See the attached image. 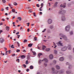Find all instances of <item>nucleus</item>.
I'll return each instance as SVG.
<instances>
[{
  "label": "nucleus",
  "instance_id": "nucleus-1",
  "mask_svg": "<svg viewBox=\"0 0 74 74\" xmlns=\"http://www.w3.org/2000/svg\"><path fill=\"white\" fill-rule=\"evenodd\" d=\"M70 25H68L67 26H66L65 28V30L66 32H67L70 31Z\"/></svg>",
  "mask_w": 74,
  "mask_h": 74
},
{
  "label": "nucleus",
  "instance_id": "nucleus-2",
  "mask_svg": "<svg viewBox=\"0 0 74 74\" xmlns=\"http://www.w3.org/2000/svg\"><path fill=\"white\" fill-rule=\"evenodd\" d=\"M61 21L62 22H64L66 21V17H65V15H62L61 17Z\"/></svg>",
  "mask_w": 74,
  "mask_h": 74
},
{
  "label": "nucleus",
  "instance_id": "nucleus-3",
  "mask_svg": "<svg viewBox=\"0 0 74 74\" xmlns=\"http://www.w3.org/2000/svg\"><path fill=\"white\" fill-rule=\"evenodd\" d=\"M67 47L65 46L62 47L61 48V51H66V50H67Z\"/></svg>",
  "mask_w": 74,
  "mask_h": 74
},
{
  "label": "nucleus",
  "instance_id": "nucleus-4",
  "mask_svg": "<svg viewBox=\"0 0 74 74\" xmlns=\"http://www.w3.org/2000/svg\"><path fill=\"white\" fill-rule=\"evenodd\" d=\"M56 44L58 46H60V45L61 46L62 45V43L61 41H59L58 43H57Z\"/></svg>",
  "mask_w": 74,
  "mask_h": 74
},
{
  "label": "nucleus",
  "instance_id": "nucleus-5",
  "mask_svg": "<svg viewBox=\"0 0 74 74\" xmlns=\"http://www.w3.org/2000/svg\"><path fill=\"white\" fill-rule=\"evenodd\" d=\"M47 22L48 24H51V23H52V20L51 19H49L48 20Z\"/></svg>",
  "mask_w": 74,
  "mask_h": 74
},
{
  "label": "nucleus",
  "instance_id": "nucleus-6",
  "mask_svg": "<svg viewBox=\"0 0 74 74\" xmlns=\"http://www.w3.org/2000/svg\"><path fill=\"white\" fill-rule=\"evenodd\" d=\"M62 38H63V39H64L65 40H66V41H67V40H68L67 36L64 35V36H62Z\"/></svg>",
  "mask_w": 74,
  "mask_h": 74
},
{
  "label": "nucleus",
  "instance_id": "nucleus-7",
  "mask_svg": "<svg viewBox=\"0 0 74 74\" xmlns=\"http://www.w3.org/2000/svg\"><path fill=\"white\" fill-rule=\"evenodd\" d=\"M64 10H61L59 11L58 14H62L64 13Z\"/></svg>",
  "mask_w": 74,
  "mask_h": 74
},
{
  "label": "nucleus",
  "instance_id": "nucleus-8",
  "mask_svg": "<svg viewBox=\"0 0 74 74\" xmlns=\"http://www.w3.org/2000/svg\"><path fill=\"white\" fill-rule=\"evenodd\" d=\"M49 58L51 60H52L53 58V55L51 54L49 55Z\"/></svg>",
  "mask_w": 74,
  "mask_h": 74
},
{
  "label": "nucleus",
  "instance_id": "nucleus-9",
  "mask_svg": "<svg viewBox=\"0 0 74 74\" xmlns=\"http://www.w3.org/2000/svg\"><path fill=\"white\" fill-rule=\"evenodd\" d=\"M59 72V71H55L52 72L51 73H52V74H58Z\"/></svg>",
  "mask_w": 74,
  "mask_h": 74
},
{
  "label": "nucleus",
  "instance_id": "nucleus-10",
  "mask_svg": "<svg viewBox=\"0 0 74 74\" xmlns=\"http://www.w3.org/2000/svg\"><path fill=\"white\" fill-rule=\"evenodd\" d=\"M55 68L57 69V70H59V69H60V66L58 65H56L55 66Z\"/></svg>",
  "mask_w": 74,
  "mask_h": 74
},
{
  "label": "nucleus",
  "instance_id": "nucleus-11",
  "mask_svg": "<svg viewBox=\"0 0 74 74\" xmlns=\"http://www.w3.org/2000/svg\"><path fill=\"white\" fill-rule=\"evenodd\" d=\"M4 41V39L3 38H0V43H3V42Z\"/></svg>",
  "mask_w": 74,
  "mask_h": 74
},
{
  "label": "nucleus",
  "instance_id": "nucleus-12",
  "mask_svg": "<svg viewBox=\"0 0 74 74\" xmlns=\"http://www.w3.org/2000/svg\"><path fill=\"white\" fill-rule=\"evenodd\" d=\"M66 4L64 3L63 5L62 4L60 5V7H63V8H65L66 6Z\"/></svg>",
  "mask_w": 74,
  "mask_h": 74
},
{
  "label": "nucleus",
  "instance_id": "nucleus-13",
  "mask_svg": "<svg viewBox=\"0 0 74 74\" xmlns=\"http://www.w3.org/2000/svg\"><path fill=\"white\" fill-rule=\"evenodd\" d=\"M68 48L69 50H71V45H68Z\"/></svg>",
  "mask_w": 74,
  "mask_h": 74
},
{
  "label": "nucleus",
  "instance_id": "nucleus-14",
  "mask_svg": "<svg viewBox=\"0 0 74 74\" xmlns=\"http://www.w3.org/2000/svg\"><path fill=\"white\" fill-rule=\"evenodd\" d=\"M64 60V58L63 57H61L59 59V60L60 61H63Z\"/></svg>",
  "mask_w": 74,
  "mask_h": 74
},
{
  "label": "nucleus",
  "instance_id": "nucleus-15",
  "mask_svg": "<svg viewBox=\"0 0 74 74\" xmlns=\"http://www.w3.org/2000/svg\"><path fill=\"white\" fill-rule=\"evenodd\" d=\"M54 54L56 55L58 53V50H57L55 49L54 51Z\"/></svg>",
  "mask_w": 74,
  "mask_h": 74
},
{
  "label": "nucleus",
  "instance_id": "nucleus-16",
  "mask_svg": "<svg viewBox=\"0 0 74 74\" xmlns=\"http://www.w3.org/2000/svg\"><path fill=\"white\" fill-rule=\"evenodd\" d=\"M59 72L60 74H63V73H64V71H61Z\"/></svg>",
  "mask_w": 74,
  "mask_h": 74
},
{
  "label": "nucleus",
  "instance_id": "nucleus-17",
  "mask_svg": "<svg viewBox=\"0 0 74 74\" xmlns=\"http://www.w3.org/2000/svg\"><path fill=\"white\" fill-rule=\"evenodd\" d=\"M42 61H44L45 62H48V60L46 58H44L42 60Z\"/></svg>",
  "mask_w": 74,
  "mask_h": 74
},
{
  "label": "nucleus",
  "instance_id": "nucleus-18",
  "mask_svg": "<svg viewBox=\"0 0 74 74\" xmlns=\"http://www.w3.org/2000/svg\"><path fill=\"white\" fill-rule=\"evenodd\" d=\"M49 28L51 29H53L54 28V27L53 25H51L49 26Z\"/></svg>",
  "mask_w": 74,
  "mask_h": 74
},
{
  "label": "nucleus",
  "instance_id": "nucleus-19",
  "mask_svg": "<svg viewBox=\"0 0 74 74\" xmlns=\"http://www.w3.org/2000/svg\"><path fill=\"white\" fill-rule=\"evenodd\" d=\"M64 35V34L62 33H60L59 34V36L61 37H62Z\"/></svg>",
  "mask_w": 74,
  "mask_h": 74
},
{
  "label": "nucleus",
  "instance_id": "nucleus-20",
  "mask_svg": "<svg viewBox=\"0 0 74 74\" xmlns=\"http://www.w3.org/2000/svg\"><path fill=\"white\" fill-rule=\"evenodd\" d=\"M41 62H43V61H42V60H41L40 59H39L38 60V62L39 64H40V63H41Z\"/></svg>",
  "mask_w": 74,
  "mask_h": 74
},
{
  "label": "nucleus",
  "instance_id": "nucleus-21",
  "mask_svg": "<svg viewBox=\"0 0 74 74\" xmlns=\"http://www.w3.org/2000/svg\"><path fill=\"white\" fill-rule=\"evenodd\" d=\"M9 27L8 26H6V29L7 30H8H8H9L10 29H9Z\"/></svg>",
  "mask_w": 74,
  "mask_h": 74
},
{
  "label": "nucleus",
  "instance_id": "nucleus-22",
  "mask_svg": "<svg viewBox=\"0 0 74 74\" xmlns=\"http://www.w3.org/2000/svg\"><path fill=\"white\" fill-rule=\"evenodd\" d=\"M21 57L22 59H25V57H26V56H25L22 55L21 56Z\"/></svg>",
  "mask_w": 74,
  "mask_h": 74
},
{
  "label": "nucleus",
  "instance_id": "nucleus-23",
  "mask_svg": "<svg viewBox=\"0 0 74 74\" xmlns=\"http://www.w3.org/2000/svg\"><path fill=\"white\" fill-rule=\"evenodd\" d=\"M71 71H66V73L67 74H70L71 73Z\"/></svg>",
  "mask_w": 74,
  "mask_h": 74
},
{
  "label": "nucleus",
  "instance_id": "nucleus-24",
  "mask_svg": "<svg viewBox=\"0 0 74 74\" xmlns=\"http://www.w3.org/2000/svg\"><path fill=\"white\" fill-rule=\"evenodd\" d=\"M32 45H33V44H28V46L29 47H31L32 46Z\"/></svg>",
  "mask_w": 74,
  "mask_h": 74
},
{
  "label": "nucleus",
  "instance_id": "nucleus-25",
  "mask_svg": "<svg viewBox=\"0 0 74 74\" xmlns=\"http://www.w3.org/2000/svg\"><path fill=\"white\" fill-rule=\"evenodd\" d=\"M70 35H73V31H71L70 32Z\"/></svg>",
  "mask_w": 74,
  "mask_h": 74
},
{
  "label": "nucleus",
  "instance_id": "nucleus-26",
  "mask_svg": "<svg viewBox=\"0 0 74 74\" xmlns=\"http://www.w3.org/2000/svg\"><path fill=\"white\" fill-rule=\"evenodd\" d=\"M29 68L30 69H31L32 70V69H33V66H32L31 65V66H30Z\"/></svg>",
  "mask_w": 74,
  "mask_h": 74
},
{
  "label": "nucleus",
  "instance_id": "nucleus-27",
  "mask_svg": "<svg viewBox=\"0 0 74 74\" xmlns=\"http://www.w3.org/2000/svg\"><path fill=\"white\" fill-rule=\"evenodd\" d=\"M46 48V47H45V46L43 45L42 47V49L43 50H44L45 49V48Z\"/></svg>",
  "mask_w": 74,
  "mask_h": 74
},
{
  "label": "nucleus",
  "instance_id": "nucleus-28",
  "mask_svg": "<svg viewBox=\"0 0 74 74\" xmlns=\"http://www.w3.org/2000/svg\"><path fill=\"white\" fill-rule=\"evenodd\" d=\"M46 51H47V52L48 51H50V48H47L46 49Z\"/></svg>",
  "mask_w": 74,
  "mask_h": 74
},
{
  "label": "nucleus",
  "instance_id": "nucleus-29",
  "mask_svg": "<svg viewBox=\"0 0 74 74\" xmlns=\"http://www.w3.org/2000/svg\"><path fill=\"white\" fill-rule=\"evenodd\" d=\"M53 64H56V61L55 60H54L53 61Z\"/></svg>",
  "mask_w": 74,
  "mask_h": 74
},
{
  "label": "nucleus",
  "instance_id": "nucleus-30",
  "mask_svg": "<svg viewBox=\"0 0 74 74\" xmlns=\"http://www.w3.org/2000/svg\"><path fill=\"white\" fill-rule=\"evenodd\" d=\"M44 66H45V67H47V64L46 63H44Z\"/></svg>",
  "mask_w": 74,
  "mask_h": 74
},
{
  "label": "nucleus",
  "instance_id": "nucleus-31",
  "mask_svg": "<svg viewBox=\"0 0 74 74\" xmlns=\"http://www.w3.org/2000/svg\"><path fill=\"white\" fill-rule=\"evenodd\" d=\"M51 70H52V71H54L55 70V68L53 67L51 68Z\"/></svg>",
  "mask_w": 74,
  "mask_h": 74
},
{
  "label": "nucleus",
  "instance_id": "nucleus-32",
  "mask_svg": "<svg viewBox=\"0 0 74 74\" xmlns=\"http://www.w3.org/2000/svg\"><path fill=\"white\" fill-rule=\"evenodd\" d=\"M41 55H42V53H39L38 54V56L39 57V58H40V56H41Z\"/></svg>",
  "mask_w": 74,
  "mask_h": 74
},
{
  "label": "nucleus",
  "instance_id": "nucleus-33",
  "mask_svg": "<svg viewBox=\"0 0 74 74\" xmlns=\"http://www.w3.org/2000/svg\"><path fill=\"white\" fill-rule=\"evenodd\" d=\"M12 12H15V9H12Z\"/></svg>",
  "mask_w": 74,
  "mask_h": 74
},
{
  "label": "nucleus",
  "instance_id": "nucleus-34",
  "mask_svg": "<svg viewBox=\"0 0 74 74\" xmlns=\"http://www.w3.org/2000/svg\"><path fill=\"white\" fill-rule=\"evenodd\" d=\"M38 45L37 46V48H38V49H39V50H41V49H40V47H39V46H38Z\"/></svg>",
  "mask_w": 74,
  "mask_h": 74
},
{
  "label": "nucleus",
  "instance_id": "nucleus-35",
  "mask_svg": "<svg viewBox=\"0 0 74 74\" xmlns=\"http://www.w3.org/2000/svg\"><path fill=\"white\" fill-rule=\"evenodd\" d=\"M18 19H19V20L20 21H21V17H19L18 18Z\"/></svg>",
  "mask_w": 74,
  "mask_h": 74
},
{
  "label": "nucleus",
  "instance_id": "nucleus-36",
  "mask_svg": "<svg viewBox=\"0 0 74 74\" xmlns=\"http://www.w3.org/2000/svg\"><path fill=\"white\" fill-rule=\"evenodd\" d=\"M23 42H27V40L25 39L24 40Z\"/></svg>",
  "mask_w": 74,
  "mask_h": 74
},
{
  "label": "nucleus",
  "instance_id": "nucleus-37",
  "mask_svg": "<svg viewBox=\"0 0 74 74\" xmlns=\"http://www.w3.org/2000/svg\"><path fill=\"white\" fill-rule=\"evenodd\" d=\"M71 65H69V69H71Z\"/></svg>",
  "mask_w": 74,
  "mask_h": 74
},
{
  "label": "nucleus",
  "instance_id": "nucleus-38",
  "mask_svg": "<svg viewBox=\"0 0 74 74\" xmlns=\"http://www.w3.org/2000/svg\"><path fill=\"white\" fill-rule=\"evenodd\" d=\"M58 4V2H56L55 4V5L56 7V5H57Z\"/></svg>",
  "mask_w": 74,
  "mask_h": 74
},
{
  "label": "nucleus",
  "instance_id": "nucleus-39",
  "mask_svg": "<svg viewBox=\"0 0 74 74\" xmlns=\"http://www.w3.org/2000/svg\"><path fill=\"white\" fill-rule=\"evenodd\" d=\"M66 65H70V63L68 62H66Z\"/></svg>",
  "mask_w": 74,
  "mask_h": 74
},
{
  "label": "nucleus",
  "instance_id": "nucleus-40",
  "mask_svg": "<svg viewBox=\"0 0 74 74\" xmlns=\"http://www.w3.org/2000/svg\"><path fill=\"white\" fill-rule=\"evenodd\" d=\"M20 52V50H19L18 49H17L16 50V52Z\"/></svg>",
  "mask_w": 74,
  "mask_h": 74
},
{
  "label": "nucleus",
  "instance_id": "nucleus-41",
  "mask_svg": "<svg viewBox=\"0 0 74 74\" xmlns=\"http://www.w3.org/2000/svg\"><path fill=\"white\" fill-rule=\"evenodd\" d=\"M2 1L3 3H5L6 2L5 0H2Z\"/></svg>",
  "mask_w": 74,
  "mask_h": 74
},
{
  "label": "nucleus",
  "instance_id": "nucleus-42",
  "mask_svg": "<svg viewBox=\"0 0 74 74\" xmlns=\"http://www.w3.org/2000/svg\"><path fill=\"white\" fill-rule=\"evenodd\" d=\"M17 44L18 45V47H20V45L19 43V42H17Z\"/></svg>",
  "mask_w": 74,
  "mask_h": 74
},
{
  "label": "nucleus",
  "instance_id": "nucleus-43",
  "mask_svg": "<svg viewBox=\"0 0 74 74\" xmlns=\"http://www.w3.org/2000/svg\"><path fill=\"white\" fill-rule=\"evenodd\" d=\"M16 61H17V62H18V63L19 62V59H17Z\"/></svg>",
  "mask_w": 74,
  "mask_h": 74
},
{
  "label": "nucleus",
  "instance_id": "nucleus-44",
  "mask_svg": "<svg viewBox=\"0 0 74 74\" xmlns=\"http://www.w3.org/2000/svg\"><path fill=\"white\" fill-rule=\"evenodd\" d=\"M14 4L15 5H17V3L16 2H14Z\"/></svg>",
  "mask_w": 74,
  "mask_h": 74
},
{
  "label": "nucleus",
  "instance_id": "nucleus-45",
  "mask_svg": "<svg viewBox=\"0 0 74 74\" xmlns=\"http://www.w3.org/2000/svg\"><path fill=\"white\" fill-rule=\"evenodd\" d=\"M32 52L34 53V55H36V52L35 51H33Z\"/></svg>",
  "mask_w": 74,
  "mask_h": 74
},
{
  "label": "nucleus",
  "instance_id": "nucleus-46",
  "mask_svg": "<svg viewBox=\"0 0 74 74\" xmlns=\"http://www.w3.org/2000/svg\"><path fill=\"white\" fill-rule=\"evenodd\" d=\"M45 30H46V29H45L43 30L42 31V32H45Z\"/></svg>",
  "mask_w": 74,
  "mask_h": 74
},
{
  "label": "nucleus",
  "instance_id": "nucleus-47",
  "mask_svg": "<svg viewBox=\"0 0 74 74\" xmlns=\"http://www.w3.org/2000/svg\"><path fill=\"white\" fill-rule=\"evenodd\" d=\"M28 60H27L26 61V64H28Z\"/></svg>",
  "mask_w": 74,
  "mask_h": 74
},
{
  "label": "nucleus",
  "instance_id": "nucleus-48",
  "mask_svg": "<svg viewBox=\"0 0 74 74\" xmlns=\"http://www.w3.org/2000/svg\"><path fill=\"white\" fill-rule=\"evenodd\" d=\"M8 51H6V53H5V55H7V53H8Z\"/></svg>",
  "mask_w": 74,
  "mask_h": 74
},
{
  "label": "nucleus",
  "instance_id": "nucleus-49",
  "mask_svg": "<svg viewBox=\"0 0 74 74\" xmlns=\"http://www.w3.org/2000/svg\"><path fill=\"white\" fill-rule=\"evenodd\" d=\"M11 48H14V45H12L11 46Z\"/></svg>",
  "mask_w": 74,
  "mask_h": 74
},
{
  "label": "nucleus",
  "instance_id": "nucleus-50",
  "mask_svg": "<svg viewBox=\"0 0 74 74\" xmlns=\"http://www.w3.org/2000/svg\"><path fill=\"white\" fill-rule=\"evenodd\" d=\"M48 5L49 6H51V3H49L48 4Z\"/></svg>",
  "mask_w": 74,
  "mask_h": 74
},
{
  "label": "nucleus",
  "instance_id": "nucleus-51",
  "mask_svg": "<svg viewBox=\"0 0 74 74\" xmlns=\"http://www.w3.org/2000/svg\"><path fill=\"white\" fill-rule=\"evenodd\" d=\"M30 8H29V7H27L26 8V10H29V9Z\"/></svg>",
  "mask_w": 74,
  "mask_h": 74
},
{
  "label": "nucleus",
  "instance_id": "nucleus-52",
  "mask_svg": "<svg viewBox=\"0 0 74 74\" xmlns=\"http://www.w3.org/2000/svg\"><path fill=\"white\" fill-rule=\"evenodd\" d=\"M33 14H34V16H36V13H35V12L33 13Z\"/></svg>",
  "mask_w": 74,
  "mask_h": 74
},
{
  "label": "nucleus",
  "instance_id": "nucleus-53",
  "mask_svg": "<svg viewBox=\"0 0 74 74\" xmlns=\"http://www.w3.org/2000/svg\"><path fill=\"white\" fill-rule=\"evenodd\" d=\"M43 3H42L41 4V7H43Z\"/></svg>",
  "mask_w": 74,
  "mask_h": 74
},
{
  "label": "nucleus",
  "instance_id": "nucleus-54",
  "mask_svg": "<svg viewBox=\"0 0 74 74\" xmlns=\"http://www.w3.org/2000/svg\"><path fill=\"white\" fill-rule=\"evenodd\" d=\"M69 7H70V5H71V4L70 3H68V4Z\"/></svg>",
  "mask_w": 74,
  "mask_h": 74
},
{
  "label": "nucleus",
  "instance_id": "nucleus-55",
  "mask_svg": "<svg viewBox=\"0 0 74 74\" xmlns=\"http://www.w3.org/2000/svg\"><path fill=\"white\" fill-rule=\"evenodd\" d=\"M34 40L35 41H36V40H37V38L35 37L34 38Z\"/></svg>",
  "mask_w": 74,
  "mask_h": 74
},
{
  "label": "nucleus",
  "instance_id": "nucleus-56",
  "mask_svg": "<svg viewBox=\"0 0 74 74\" xmlns=\"http://www.w3.org/2000/svg\"><path fill=\"white\" fill-rule=\"evenodd\" d=\"M40 15H42V12H40Z\"/></svg>",
  "mask_w": 74,
  "mask_h": 74
},
{
  "label": "nucleus",
  "instance_id": "nucleus-57",
  "mask_svg": "<svg viewBox=\"0 0 74 74\" xmlns=\"http://www.w3.org/2000/svg\"><path fill=\"white\" fill-rule=\"evenodd\" d=\"M23 67H26V65H25V64H23Z\"/></svg>",
  "mask_w": 74,
  "mask_h": 74
},
{
  "label": "nucleus",
  "instance_id": "nucleus-58",
  "mask_svg": "<svg viewBox=\"0 0 74 74\" xmlns=\"http://www.w3.org/2000/svg\"><path fill=\"white\" fill-rule=\"evenodd\" d=\"M9 6H10V8H11L12 9V7L11 6V5H10V4H9Z\"/></svg>",
  "mask_w": 74,
  "mask_h": 74
},
{
  "label": "nucleus",
  "instance_id": "nucleus-59",
  "mask_svg": "<svg viewBox=\"0 0 74 74\" xmlns=\"http://www.w3.org/2000/svg\"><path fill=\"white\" fill-rule=\"evenodd\" d=\"M1 11H4V9L3 8H2Z\"/></svg>",
  "mask_w": 74,
  "mask_h": 74
},
{
  "label": "nucleus",
  "instance_id": "nucleus-60",
  "mask_svg": "<svg viewBox=\"0 0 74 74\" xmlns=\"http://www.w3.org/2000/svg\"><path fill=\"white\" fill-rule=\"evenodd\" d=\"M27 71V72H28V71H29V69H27V70H26Z\"/></svg>",
  "mask_w": 74,
  "mask_h": 74
},
{
  "label": "nucleus",
  "instance_id": "nucleus-61",
  "mask_svg": "<svg viewBox=\"0 0 74 74\" xmlns=\"http://www.w3.org/2000/svg\"><path fill=\"white\" fill-rule=\"evenodd\" d=\"M12 56H15V54H14L12 55Z\"/></svg>",
  "mask_w": 74,
  "mask_h": 74
},
{
  "label": "nucleus",
  "instance_id": "nucleus-62",
  "mask_svg": "<svg viewBox=\"0 0 74 74\" xmlns=\"http://www.w3.org/2000/svg\"><path fill=\"white\" fill-rule=\"evenodd\" d=\"M36 6L38 7H40V6H39V4H37L36 5Z\"/></svg>",
  "mask_w": 74,
  "mask_h": 74
},
{
  "label": "nucleus",
  "instance_id": "nucleus-63",
  "mask_svg": "<svg viewBox=\"0 0 74 74\" xmlns=\"http://www.w3.org/2000/svg\"><path fill=\"white\" fill-rule=\"evenodd\" d=\"M4 49L5 51H7V49L6 48H5Z\"/></svg>",
  "mask_w": 74,
  "mask_h": 74
},
{
  "label": "nucleus",
  "instance_id": "nucleus-64",
  "mask_svg": "<svg viewBox=\"0 0 74 74\" xmlns=\"http://www.w3.org/2000/svg\"><path fill=\"white\" fill-rule=\"evenodd\" d=\"M47 32H48V33H51V31H49L48 30L47 31Z\"/></svg>",
  "mask_w": 74,
  "mask_h": 74
}]
</instances>
